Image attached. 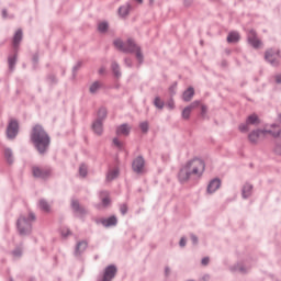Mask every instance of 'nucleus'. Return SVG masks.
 Returning a JSON list of instances; mask_svg holds the SVG:
<instances>
[{"mask_svg": "<svg viewBox=\"0 0 281 281\" xmlns=\"http://www.w3.org/2000/svg\"><path fill=\"white\" fill-rule=\"evenodd\" d=\"M203 172H205V161L201 158H192L180 169L178 179L182 182L190 181L192 177L200 179V177H203Z\"/></svg>", "mask_w": 281, "mask_h": 281, "instance_id": "1", "label": "nucleus"}, {"mask_svg": "<svg viewBox=\"0 0 281 281\" xmlns=\"http://www.w3.org/2000/svg\"><path fill=\"white\" fill-rule=\"evenodd\" d=\"M31 139L38 153H45L49 148V135L43 130V126L35 125L31 133Z\"/></svg>", "mask_w": 281, "mask_h": 281, "instance_id": "2", "label": "nucleus"}, {"mask_svg": "<svg viewBox=\"0 0 281 281\" xmlns=\"http://www.w3.org/2000/svg\"><path fill=\"white\" fill-rule=\"evenodd\" d=\"M273 130H257L252 131L248 135L249 142L252 144H256L257 142H260V139H263L266 135H272V137H280L279 138V144L276 146V153L277 155H281V131L278 128V126L272 125Z\"/></svg>", "mask_w": 281, "mask_h": 281, "instance_id": "3", "label": "nucleus"}, {"mask_svg": "<svg viewBox=\"0 0 281 281\" xmlns=\"http://www.w3.org/2000/svg\"><path fill=\"white\" fill-rule=\"evenodd\" d=\"M114 47H116V49H121V52L136 54V58L139 63L144 60V55H142L139 46H137L133 40H128L125 44H123L120 40H115Z\"/></svg>", "mask_w": 281, "mask_h": 281, "instance_id": "4", "label": "nucleus"}, {"mask_svg": "<svg viewBox=\"0 0 281 281\" xmlns=\"http://www.w3.org/2000/svg\"><path fill=\"white\" fill-rule=\"evenodd\" d=\"M35 216L34 214H30L29 218L26 220L25 217H20L18 220V229L20 232V234H30L31 229H32V221H34Z\"/></svg>", "mask_w": 281, "mask_h": 281, "instance_id": "5", "label": "nucleus"}, {"mask_svg": "<svg viewBox=\"0 0 281 281\" xmlns=\"http://www.w3.org/2000/svg\"><path fill=\"white\" fill-rule=\"evenodd\" d=\"M32 175L35 177V179H48V177H52V168L33 166Z\"/></svg>", "mask_w": 281, "mask_h": 281, "instance_id": "6", "label": "nucleus"}, {"mask_svg": "<svg viewBox=\"0 0 281 281\" xmlns=\"http://www.w3.org/2000/svg\"><path fill=\"white\" fill-rule=\"evenodd\" d=\"M248 43L254 49H260L262 47V40L258 38V33L254 29L248 31Z\"/></svg>", "mask_w": 281, "mask_h": 281, "instance_id": "7", "label": "nucleus"}, {"mask_svg": "<svg viewBox=\"0 0 281 281\" xmlns=\"http://www.w3.org/2000/svg\"><path fill=\"white\" fill-rule=\"evenodd\" d=\"M19 134V122L15 120H11L8 127H7V137L9 139H14L16 135Z\"/></svg>", "mask_w": 281, "mask_h": 281, "instance_id": "8", "label": "nucleus"}, {"mask_svg": "<svg viewBox=\"0 0 281 281\" xmlns=\"http://www.w3.org/2000/svg\"><path fill=\"white\" fill-rule=\"evenodd\" d=\"M266 60L271 63V65H278V60H280V50L278 49H268L265 55Z\"/></svg>", "mask_w": 281, "mask_h": 281, "instance_id": "9", "label": "nucleus"}, {"mask_svg": "<svg viewBox=\"0 0 281 281\" xmlns=\"http://www.w3.org/2000/svg\"><path fill=\"white\" fill-rule=\"evenodd\" d=\"M117 273V268L115 266H109L105 268L103 278L99 281H111L113 278H115V274Z\"/></svg>", "mask_w": 281, "mask_h": 281, "instance_id": "10", "label": "nucleus"}, {"mask_svg": "<svg viewBox=\"0 0 281 281\" xmlns=\"http://www.w3.org/2000/svg\"><path fill=\"white\" fill-rule=\"evenodd\" d=\"M200 104H201V102L194 101L189 106L184 108L183 111H182L183 120H189L190 119V114L192 113V109H196V106H199Z\"/></svg>", "mask_w": 281, "mask_h": 281, "instance_id": "11", "label": "nucleus"}, {"mask_svg": "<svg viewBox=\"0 0 281 281\" xmlns=\"http://www.w3.org/2000/svg\"><path fill=\"white\" fill-rule=\"evenodd\" d=\"M218 188H221V180L213 179L210 181L206 192H207V194H214V192H216V190H218Z\"/></svg>", "mask_w": 281, "mask_h": 281, "instance_id": "12", "label": "nucleus"}, {"mask_svg": "<svg viewBox=\"0 0 281 281\" xmlns=\"http://www.w3.org/2000/svg\"><path fill=\"white\" fill-rule=\"evenodd\" d=\"M134 172H144V158L137 157L132 165Z\"/></svg>", "mask_w": 281, "mask_h": 281, "instance_id": "13", "label": "nucleus"}, {"mask_svg": "<svg viewBox=\"0 0 281 281\" xmlns=\"http://www.w3.org/2000/svg\"><path fill=\"white\" fill-rule=\"evenodd\" d=\"M131 133V126L128 124L120 125L116 128V135H123L124 137L128 136Z\"/></svg>", "mask_w": 281, "mask_h": 281, "instance_id": "14", "label": "nucleus"}, {"mask_svg": "<svg viewBox=\"0 0 281 281\" xmlns=\"http://www.w3.org/2000/svg\"><path fill=\"white\" fill-rule=\"evenodd\" d=\"M192 98H194V88H189L183 92L182 100H184V102H190Z\"/></svg>", "mask_w": 281, "mask_h": 281, "instance_id": "15", "label": "nucleus"}, {"mask_svg": "<svg viewBox=\"0 0 281 281\" xmlns=\"http://www.w3.org/2000/svg\"><path fill=\"white\" fill-rule=\"evenodd\" d=\"M117 177H120V169L114 168L108 172L106 180L113 181V179H117Z\"/></svg>", "mask_w": 281, "mask_h": 281, "instance_id": "16", "label": "nucleus"}, {"mask_svg": "<svg viewBox=\"0 0 281 281\" xmlns=\"http://www.w3.org/2000/svg\"><path fill=\"white\" fill-rule=\"evenodd\" d=\"M21 41H23V31L18 30L13 37V45L19 47V43H21Z\"/></svg>", "mask_w": 281, "mask_h": 281, "instance_id": "17", "label": "nucleus"}, {"mask_svg": "<svg viewBox=\"0 0 281 281\" xmlns=\"http://www.w3.org/2000/svg\"><path fill=\"white\" fill-rule=\"evenodd\" d=\"M240 41V34L238 32H231L227 36L228 43H238Z\"/></svg>", "mask_w": 281, "mask_h": 281, "instance_id": "18", "label": "nucleus"}, {"mask_svg": "<svg viewBox=\"0 0 281 281\" xmlns=\"http://www.w3.org/2000/svg\"><path fill=\"white\" fill-rule=\"evenodd\" d=\"M102 225H104V227H112V225H117V218L115 216H111L106 220H103Z\"/></svg>", "mask_w": 281, "mask_h": 281, "instance_id": "19", "label": "nucleus"}, {"mask_svg": "<svg viewBox=\"0 0 281 281\" xmlns=\"http://www.w3.org/2000/svg\"><path fill=\"white\" fill-rule=\"evenodd\" d=\"M92 128L94 131V133L97 135H102V121L97 120L93 124H92Z\"/></svg>", "mask_w": 281, "mask_h": 281, "instance_id": "20", "label": "nucleus"}, {"mask_svg": "<svg viewBox=\"0 0 281 281\" xmlns=\"http://www.w3.org/2000/svg\"><path fill=\"white\" fill-rule=\"evenodd\" d=\"M248 125H256V124H260V119H258V115L256 114H251L247 117L246 120Z\"/></svg>", "mask_w": 281, "mask_h": 281, "instance_id": "21", "label": "nucleus"}, {"mask_svg": "<svg viewBox=\"0 0 281 281\" xmlns=\"http://www.w3.org/2000/svg\"><path fill=\"white\" fill-rule=\"evenodd\" d=\"M251 190H254V187L251 184L246 183L243 188V196L244 199H247L248 196L251 195Z\"/></svg>", "mask_w": 281, "mask_h": 281, "instance_id": "22", "label": "nucleus"}, {"mask_svg": "<svg viewBox=\"0 0 281 281\" xmlns=\"http://www.w3.org/2000/svg\"><path fill=\"white\" fill-rule=\"evenodd\" d=\"M101 200H102L103 207H106L108 205H110L111 200L109 199V192L106 191L101 192Z\"/></svg>", "mask_w": 281, "mask_h": 281, "instance_id": "23", "label": "nucleus"}, {"mask_svg": "<svg viewBox=\"0 0 281 281\" xmlns=\"http://www.w3.org/2000/svg\"><path fill=\"white\" fill-rule=\"evenodd\" d=\"M100 89H102V83L100 81H94L90 86V93H98V91H100Z\"/></svg>", "mask_w": 281, "mask_h": 281, "instance_id": "24", "label": "nucleus"}, {"mask_svg": "<svg viewBox=\"0 0 281 281\" xmlns=\"http://www.w3.org/2000/svg\"><path fill=\"white\" fill-rule=\"evenodd\" d=\"M71 206L75 212H79V214H85V209L80 206V203H78V201L74 200L71 202Z\"/></svg>", "mask_w": 281, "mask_h": 281, "instance_id": "25", "label": "nucleus"}, {"mask_svg": "<svg viewBox=\"0 0 281 281\" xmlns=\"http://www.w3.org/2000/svg\"><path fill=\"white\" fill-rule=\"evenodd\" d=\"M130 10H131V5H130V4H125V5L121 7V8L119 9V14H120V16H126V15H128Z\"/></svg>", "mask_w": 281, "mask_h": 281, "instance_id": "26", "label": "nucleus"}, {"mask_svg": "<svg viewBox=\"0 0 281 281\" xmlns=\"http://www.w3.org/2000/svg\"><path fill=\"white\" fill-rule=\"evenodd\" d=\"M87 241H80L77 244V247H76V254H82V251H85L87 249Z\"/></svg>", "mask_w": 281, "mask_h": 281, "instance_id": "27", "label": "nucleus"}, {"mask_svg": "<svg viewBox=\"0 0 281 281\" xmlns=\"http://www.w3.org/2000/svg\"><path fill=\"white\" fill-rule=\"evenodd\" d=\"M104 117H106V109L101 108L98 111V120H100V122H102V120H104Z\"/></svg>", "mask_w": 281, "mask_h": 281, "instance_id": "28", "label": "nucleus"}, {"mask_svg": "<svg viewBox=\"0 0 281 281\" xmlns=\"http://www.w3.org/2000/svg\"><path fill=\"white\" fill-rule=\"evenodd\" d=\"M98 30L99 32H102V33L106 32L109 30V23L106 22L99 23Z\"/></svg>", "mask_w": 281, "mask_h": 281, "instance_id": "29", "label": "nucleus"}, {"mask_svg": "<svg viewBox=\"0 0 281 281\" xmlns=\"http://www.w3.org/2000/svg\"><path fill=\"white\" fill-rule=\"evenodd\" d=\"M40 207L41 210H43L44 212H49V204H47V202H45L44 200L40 201Z\"/></svg>", "mask_w": 281, "mask_h": 281, "instance_id": "30", "label": "nucleus"}, {"mask_svg": "<svg viewBox=\"0 0 281 281\" xmlns=\"http://www.w3.org/2000/svg\"><path fill=\"white\" fill-rule=\"evenodd\" d=\"M154 104L157 109H164V101L159 97H156Z\"/></svg>", "mask_w": 281, "mask_h": 281, "instance_id": "31", "label": "nucleus"}, {"mask_svg": "<svg viewBox=\"0 0 281 281\" xmlns=\"http://www.w3.org/2000/svg\"><path fill=\"white\" fill-rule=\"evenodd\" d=\"M4 156H5V159H8L9 164H12V150L5 149Z\"/></svg>", "mask_w": 281, "mask_h": 281, "instance_id": "32", "label": "nucleus"}, {"mask_svg": "<svg viewBox=\"0 0 281 281\" xmlns=\"http://www.w3.org/2000/svg\"><path fill=\"white\" fill-rule=\"evenodd\" d=\"M79 175H80V177H87V166L81 165L79 167Z\"/></svg>", "mask_w": 281, "mask_h": 281, "instance_id": "33", "label": "nucleus"}, {"mask_svg": "<svg viewBox=\"0 0 281 281\" xmlns=\"http://www.w3.org/2000/svg\"><path fill=\"white\" fill-rule=\"evenodd\" d=\"M239 131L240 133H247V131H249V124H247V121L246 124L239 125Z\"/></svg>", "mask_w": 281, "mask_h": 281, "instance_id": "34", "label": "nucleus"}, {"mask_svg": "<svg viewBox=\"0 0 281 281\" xmlns=\"http://www.w3.org/2000/svg\"><path fill=\"white\" fill-rule=\"evenodd\" d=\"M15 64H16V56L10 57L9 58V67H10V69H12Z\"/></svg>", "mask_w": 281, "mask_h": 281, "instance_id": "35", "label": "nucleus"}, {"mask_svg": "<svg viewBox=\"0 0 281 281\" xmlns=\"http://www.w3.org/2000/svg\"><path fill=\"white\" fill-rule=\"evenodd\" d=\"M61 236H63L64 238H67V236H71V232L69 231V228H64V229L61 231Z\"/></svg>", "mask_w": 281, "mask_h": 281, "instance_id": "36", "label": "nucleus"}, {"mask_svg": "<svg viewBox=\"0 0 281 281\" xmlns=\"http://www.w3.org/2000/svg\"><path fill=\"white\" fill-rule=\"evenodd\" d=\"M112 69L114 71L115 76H120V66L117 64H113Z\"/></svg>", "mask_w": 281, "mask_h": 281, "instance_id": "37", "label": "nucleus"}, {"mask_svg": "<svg viewBox=\"0 0 281 281\" xmlns=\"http://www.w3.org/2000/svg\"><path fill=\"white\" fill-rule=\"evenodd\" d=\"M140 130L143 131V133H146L148 131V122H143L140 123Z\"/></svg>", "mask_w": 281, "mask_h": 281, "instance_id": "38", "label": "nucleus"}, {"mask_svg": "<svg viewBox=\"0 0 281 281\" xmlns=\"http://www.w3.org/2000/svg\"><path fill=\"white\" fill-rule=\"evenodd\" d=\"M113 144H114V146H117V148H122V142H120V139L114 138Z\"/></svg>", "mask_w": 281, "mask_h": 281, "instance_id": "39", "label": "nucleus"}, {"mask_svg": "<svg viewBox=\"0 0 281 281\" xmlns=\"http://www.w3.org/2000/svg\"><path fill=\"white\" fill-rule=\"evenodd\" d=\"M126 212H128V206L126 204L121 205V213L126 214Z\"/></svg>", "mask_w": 281, "mask_h": 281, "instance_id": "40", "label": "nucleus"}, {"mask_svg": "<svg viewBox=\"0 0 281 281\" xmlns=\"http://www.w3.org/2000/svg\"><path fill=\"white\" fill-rule=\"evenodd\" d=\"M202 265H203L204 267L207 266V265H210V258L204 257V258L202 259Z\"/></svg>", "mask_w": 281, "mask_h": 281, "instance_id": "41", "label": "nucleus"}, {"mask_svg": "<svg viewBox=\"0 0 281 281\" xmlns=\"http://www.w3.org/2000/svg\"><path fill=\"white\" fill-rule=\"evenodd\" d=\"M202 115H205L207 113V106L201 105Z\"/></svg>", "mask_w": 281, "mask_h": 281, "instance_id": "42", "label": "nucleus"}, {"mask_svg": "<svg viewBox=\"0 0 281 281\" xmlns=\"http://www.w3.org/2000/svg\"><path fill=\"white\" fill-rule=\"evenodd\" d=\"M274 80H276V82H277L278 85H280V82H281V75H277V76L274 77Z\"/></svg>", "mask_w": 281, "mask_h": 281, "instance_id": "43", "label": "nucleus"}, {"mask_svg": "<svg viewBox=\"0 0 281 281\" xmlns=\"http://www.w3.org/2000/svg\"><path fill=\"white\" fill-rule=\"evenodd\" d=\"M191 240L194 245H196V243H199V239L196 238V236L192 235L191 236Z\"/></svg>", "mask_w": 281, "mask_h": 281, "instance_id": "44", "label": "nucleus"}, {"mask_svg": "<svg viewBox=\"0 0 281 281\" xmlns=\"http://www.w3.org/2000/svg\"><path fill=\"white\" fill-rule=\"evenodd\" d=\"M13 256H14L15 258H19V256H21V250H14V251H13Z\"/></svg>", "mask_w": 281, "mask_h": 281, "instance_id": "45", "label": "nucleus"}, {"mask_svg": "<svg viewBox=\"0 0 281 281\" xmlns=\"http://www.w3.org/2000/svg\"><path fill=\"white\" fill-rule=\"evenodd\" d=\"M180 247H186V238L180 239Z\"/></svg>", "mask_w": 281, "mask_h": 281, "instance_id": "46", "label": "nucleus"}, {"mask_svg": "<svg viewBox=\"0 0 281 281\" xmlns=\"http://www.w3.org/2000/svg\"><path fill=\"white\" fill-rule=\"evenodd\" d=\"M168 106H169V109H175V101H170V102L168 103Z\"/></svg>", "mask_w": 281, "mask_h": 281, "instance_id": "47", "label": "nucleus"}, {"mask_svg": "<svg viewBox=\"0 0 281 281\" xmlns=\"http://www.w3.org/2000/svg\"><path fill=\"white\" fill-rule=\"evenodd\" d=\"M104 71H106L104 68L99 69V74H104Z\"/></svg>", "mask_w": 281, "mask_h": 281, "instance_id": "48", "label": "nucleus"}, {"mask_svg": "<svg viewBox=\"0 0 281 281\" xmlns=\"http://www.w3.org/2000/svg\"><path fill=\"white\" fill-rule=\"evenodd\" d=\"M138 3H143L144 0H136Z\"/></svg>", "mask_w": 281, "mask_h": 281, "instance_id": "49", "label": "nucleus"}, {"mask_svg": "<svg viewBox=\"0 0 281 281\" xmlns=\"http://www.w3.org/2000/svg\"><path fill=\"white\" fill-rule=\"evenodd\" d=\"M279 122L281 123V114L279 115Z\"/></svg>", "mask_w": 281, "mask_h": 281, "instance_id": "50", "label": "nucleus"}, {"mask_svg": "<svg viewBox=\"0 0 281 281\" xmlns=\"http://www.w3.org/2000/svg\"><path fill=\"white\" fill-rule=\"evenodd\" d=\"M166 273H169V270H168V268L166 269Z\"/></svg>", "mask_w": 281, "mask_h": 281, "instance_id": "51", "label": "nucleus"}, {"mask_svg": "<svg viewBox=\"0 0 281 281\" xmlns=\"http://www.w3.org/2000/svg\"><path fill=\"white\" fill-rule=\"evenodd\" d=\"M153 1H155V0H150V3H153Z\"/></svg>", "mask_w": 281, "mask_h": 281, "instance_id": "52", "label": "nucleus"}]
</instances>
